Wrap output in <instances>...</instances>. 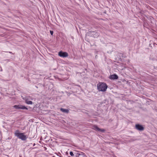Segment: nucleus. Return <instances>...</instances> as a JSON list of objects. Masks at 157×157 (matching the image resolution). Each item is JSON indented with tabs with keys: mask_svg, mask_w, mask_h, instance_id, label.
I'll list each match as a JSON object with an SVG mask.
<instances>
[{
	"mask_svg": "<svg viewBox=\"0 0 157 157\" xmlns=\"http://www.w3.org/2000/svg\"><path fill=\"white\" fill-rule=\"evenodd\" d=\"M97 87L99 91L105 92L108 87L107 85L104 82H99L97 85Z\"/></svg>",
	"mask_w": 157,
	"mask_h": 157,
	"instance_id": "obj_1",
	"label": "nucleus"
},
{
	"mask_svg": "<svg viewBox=\"0 0 157 157\" xmlns=\"http://www.w3.org/2000/svg\"><path fill=\"white\" fill-rule=\"evenodd\" d=\"M15 135L18 138L22 140H25L26 139V136L23 133H20L18 130L16 131L15 133Z\"/></svg>",
	"mask_w": 157,
	"mask_h": 157,
	"instance_id": "obj_2",
	"label": "nucleus"
},
{
	"mask_svg": "<svg viewBox=\"0 0 157 157\" xmlns=\"http://www.w3.org/2000/svg\"><path fill=\"white\" fill-rule=\"evenodd\" d=\"M14 108L16 109H28L25 106L21 105H16L13 106Z\"/></svg>",
	"mask_w": 157,
	"mask_h": 157,
	"instance_id": "obj_3",
	"label": "nucleus"
},
{
	"mask_svg": "<svg viewBox=\"0 0 157 157\" xmlns=\"http://www.w3.org/2000/svg\"><path fill=\"white\" fill-rule=\"evenodd\" d=\"M58 55L61 57H66L68 56V53L67 52H63L61 51L59 52Z\"/></svg>",
	"mask_w": 157,
	"mask_h": 157,
	"instance_id": "obj_4",
	"label": "nucleus"
},
{
	"mask_svg": "<svg viewBox=\"0 0 157 157\" xmlns=\"http://www.w3.org/2000/svg\"><path fill=\"white\" fill-rule=\"evenodd\" d=\"M136 128L140 131H142L144 129V128L143 126L139 124H136L135 126Z\"/></svg>",
	"mask_w": 157,
	"mask_h": 157,
	"instance_id": "obj_5",
	"label": "nucleus"
},
{
	"mask_svg": "<svg viewBox=\"0 0 157 157\" xmlns=\"http://www.w3.org/2000/svg\"><path fill=\"white\" fill-rule=\"evenodd\" d=\"M93 129L96 131H98L102 132H104L105 131V129H100L97 126H94L93 127Z\"/></svg>",
	"mask_w": 157,
	"mask_h": 157,
	"instance_id": "obj_6",
	"label": "nucleus"
},
{
	"mask_svg": "<svg viewBox=\"0 0 157 157\" xmlns=\"http://www.w3.org/2000/svg\"><path fill=\"white\" fill-rule=\"evenodd\" d=\"M109 78L111 79H117L118 78V76L116 75L113 74L110 75Z\"/></svg>",
	"mask_w": 157,
	"mask_h": 157,
	"instance_id": "obj_7",
	"label": "nucleus"
},
{
	"mask_svg": "<svg viewBox=\"0 0 157 157\" xmlns=\"http://www.w3.org/2000/svg\"><path fill=\"white\" fill-rule=\"evenodd\" d=\"M76 157H86L84 154H79L77 153L76 155Z\"/></svg>",
	"mask_w": 157,
	"mask_h": 157,
	"instance_id": "obj_8",
	"label": "nucleus"
},
{
	"mask_svg": "<svg viewBox=\"0 0 157 157\" xmlns=\"http://www.w3.org/2000/svg\"><path fill=\"white\" fill-rule=\"evenodd\" d=\"M60 110L63 113H68L69 112V111L68 109H63V108H60Z\"/></svg>",
	"mask_w": 157,
	"mask_h": 157,
	"instance_id": "obj_9",
	"label": "nucleus"
},
{
	"mask_svg": "<svg viewBox=\"0 0 157 157\" xmlns=\"http://www.w3.org/2000/svg\"><path fill=\"white\" fill-rule=\"evenodd\" d=\"M70 155L72 156H74V154L72 151H71L70 153Z\"/></svg>",
	"mask_w": 157,
	"mask_h": 157,
	"instance_id": "obj_10",
	"label": "nucleus"
},
{
	"mask_svg": "<svg viewBox=\"0 0 157 157\" xmlns=\"http://www.w3.org/2000/svg\"><path fill=\"white\" fill-rule=\"evenodd\" d=\"M50 33L51 35H52L53 33V32L52 31H50Z\"/></svg>",
	"mask_w": 157,
	"mask_h": 157,
	"instance_id": "obj_11",
	"label": "nucleus"
},
{
	"mask_svg": "<svg viewBox=\"0 0 157 157\" xmlns=\"http://www.w3.org/2000/svg\"><path fill=\"white\" fill-rule=\"evenodd\" d=\"M35 144L34 143H33V144L31 143L30 144V146H31V145H32L33 146H34Z\"/></svg>",
	"mask_w": 157,
	"mask_h": 157,
	"instance_id": "obj_12",
	"label": "nucleus"
},
{
	"mask_svg": "<svg viewBox=\"0 0 157 157\" xmlns=\"http://www.w3.org/2000/svg\"><path fill=\"white\" fill-rule=\"evenodd\" d=\"M26 103L27 104H29V101H27L26 102Z\"/></svg>",
	"mask_w": 157,
	"mask_h": 157,
	"instance_id": "obj_13",
	"label": "nucleus"
},
{
	"mask_svg": "<svg viewBox=\"0 0 157 157\" xmlns=\"http://www.w3.org/2000/svg\"><path fill=\"white\" fill-rule=\"evenodd\" d=\"M32 104V102L31 101H30V104Z\"/></svg>",
	"mask_w": 157,
	"mask_h": 157,
	"instance_id": "obj_14",
	"label": "nucleus"
},
{
	"mask_svg": "<svg viewBox=\"0 0 157 157\" xmlns=\"http://www.w3.org/2000/svg\"><path fill=\"white\" fill-rule=\"evenodd\" d=\"M9 52L10 53L13 54V53L12 52Z\"/></svg>",
	"mask_w": 157,
	"mask_h": 157,
	"instance_id": "obj_15",
	"label": "nucleus"
}]
</instances>
